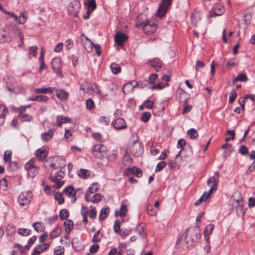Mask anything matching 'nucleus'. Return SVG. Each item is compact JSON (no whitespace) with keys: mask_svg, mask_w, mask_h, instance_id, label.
Masks as SVG:
<instances>
[{"mask_svg":"<svg viewBox=\"0 0 255 255\" xmlns=\"http://www.w3.org/2000/svg\"><path fill=\"white\" fill-rule=\"evenodd\" d=\"M47 154L48 151L46 149L39 148L36 152V158L40 161H43Z\"/></svg>","mask_w":255,"mask_h":255,"instance_id":"nucleus-25","label":"nucleus"},{"mask_svg":"<svg viewBox=\"0 0 255 255\" xmlns=\"http://www.w3.org/2000/svg\"><path fill=\"white\" fill-rule=\"evenodd\" d=\"M102 235H100V230H98L94 235L92 241L94 243L99 242L102 239Z\"/></svg>","mask_w":255,"mask_h":255,"instance_id":"nucleus-41","label":"nucleus"},{"mask_svg":"<svg viewBox=\"0 0 255 255\" xmlns=\"http://www.w3.org/2000/svg\"><path fill=\"white\" fill-rule=\"evenodd\" d=\"M12 31H13V29L9 31L8 33L3 30L0 29V42L3 43L10 41L12 37Z\"/></svg>","mask_w":255,"mask_h":255,"instance_id":"nucleus-15","label":"nucleus"},{"mask_svg":"<svg viewBox=\"0 0 255 255\" xmlns=\"http://www.w3.org/2000/svg\"><path fill=\"white\" fill-rule=\"evenodd\" d=\"M8 187L7 181L5 178L1 179L0 180V187L3 190H5Z\"/></svg>","mask_w":255,"mask_h":255,"instance_id":"nucleus-55","label":"nucleus"},{"mask_svg":"<svg viewBox=\"0 0 255 255\" xmlns=\"http://www.w3.org/2000/svg\"><path fill=\"white\" fill-rule=\"evenodd\" d=\"M78 176L82 179H86L90 176V172L85 169H81L78 171Z\"/></svg>","mask_w":255,"mask_h":255,"instance_id":"nucleus-35","label":"nucleus"},{"mask_svg":"<svg viewBox=\"0 0 255 255\" xmlns=\"http://www.w3.org/2000/svg\"><path fill=\"white\" fill-rule=\"evenodd\" d=\"M57 98L61 101H66L69 93L63 89H57L55 91Z\"/></svg>","mask_w":255,"mask_h":255,"instance_id":"nucleus-20","label":"nucleus"},{"mask_svg":"<svg viewBox=\"0 0 255 255\" xmlns=\"http://www.w3.org/2000/svg\"><path fill=\"white\" fill-rule=\"evenodd\" d=\"M80 89L84 92L88 93L90 92L93 90V88L91 85H88L86 88H85L84 84H82L80 86Z\"/></svg>","mask_w":255,"mask_h":255,"instance_id":"nucleus-64","label":"nucleus"},{"mask_svg":"<svg viewBox=\"0 0 255 255\" xmlns=\"http://www.w3.org/2000/svg\"><path fill=\"white\" fill-rule=\"evenodd\" d=\"M126 175H129L130 174L136 175L137 177H140L142 175V170L137 167H133L128 169L125 171Z\"/></svg>","mask_w":255,"mask_h":255,"instance_id":"nucleus-21","label":"nucleus"},{"mask_svg":"<svg viewBox=\"0 0 255 255\" xmlns=\"http://www.w3.org/2000/svg\"><path fill=\"white\" fill-rule=\"evenodd\" d=\"M243 205L244 203L242 198L240 197L239 199L234 200L233 206H236L237 210L242 211Z\"/></svg>","mask_w":255,"mask_h":255,"instance_id":"nucleus-30","label":"nucleus"},{"mask_svg":"<svg viewBox=\"0 0 255 255\" xmlns=\"http://www.w3.org/2000/svg\"><path fill=\"white\" fill-rule=\"evenodd\" d=\"M187 133L191 139H195L198 136L197 130L194 128H191L188 130Z\"/></svg>","mask_w":255,"mask_h":255,"instance_id":"nucleus-42","label":"nucleus"},{"mask_svg":"<svg viewBox=\"0 0 255 255\" xmlns=\"http://www.w3.org/2000/svg\"><path fill=\"white\" fill-rule=\"evenodd\" d=\"M128 37L124 33L122 32L118 33L115 36V41L116 43L119 46L123 45Z\"/></svg>","mask_w":255,"mask_h":255,"instance_id":"nucleus-18","label":"nucleus"},{"mask_svg":"<svg viewBox=\"0 0 255 255\" xmlns=\"http://www.w3.org/2000/svg\"><path fill=\"white\" fill-rule=\"evenodd\" d=\"M224 11V7L222 5L216 3L211 9L210 14L211 17L221 15Z\"/></svg>","mask_w":255,"mask_h":255,"instance_id":"nucleus-13","label":"nucleus"},{"mask_svg":"<svg viewBox=\"0 0 255 255\" xmlns=\"http://www.w3.org/2000/svg\"><path fill=\"white\" fill-rule=\"evenodd\" d=\"M214 228V225L213 224H209L207 225L205 229L204 235L205 238L206 236L210 235L213 232Z\"/></svg>","mask_w":255,"mask_h":255,"instance_id":"nucleus-40","label":"nucleus"},{"mask_svg":"<svg viewBox=\"0 0 255 255\" xmlns=\"http://www.w3.org/2000/svg\"><path fill=\"white\" fill-rule=\"evenodd\" d=\"M148 63H150V66L154 68L157 71L161 68L162 65L161 61L157 58L150 60L148 61Z\"/></svg>","mask_w":255,"mask_h":255,"instance_id":"nucleus-23","label":"nucleus"},{"mask_svg":"<svg viewBox=\"0 0 255 255\" xmlns=\"http://www.w3.org/2000/svg\"><path fill=\"white\" fill-rule=\"evenodd\" d=\"M197 229H188L182 237L177 241L176 244H186L187 246L192 245L198 238Z\"/></svg>","mask_w":255,"mask_h":255,"instance_id":"nucleus-1","label":"nucleus"},{"mask_svg":"<svg viewBox=\"0 0 255 255\" xmlns=\"http://www.w3.org/2000/svg\"><path fill=\"white\" fill-rule=\"evenodd\" d=\"M55 199L58 201L59 204H62L64 203V198L61 193L58 192L55 194Z\"/></svg>","mask_w":255,"mask_h":255,"instance_id":"nucleus-46","label":"nucleus"},{"mask_svg":"<svg viewBox=\"0 0 255 255\" xmlns=\"http://www.w3.org/2000/svg\"><path fill=\"white\" fill-rule=\"evenodd\" d=\"M102 195L100 194H96L93 196L91 201L94 203H97L102 200Z\"/></svg>","mask_w":255,"mask_h":255,"instance_id":"nucleus-52","label":"nucleus"},{"mask_svg":"<svg viewBox=\"0 0 255 255\" xmlns=\"http://www.w3.org/2000/svg\"><path fill=\"white\" fill-rule=\"evenodd\" d=\"M57 125L58 127H61L63 124L70 123L71 120L68 117H64L62 116H58L56 119Z\"/></svg>","mask_w":255,"mask_h":255,"instance_id":"nucleus-27","label":"nucleus"},{"mask_svg":"<svg viewBox=\"0 0 255 255\" xmlns=\"http://www.w3.org/2000/svg\"><path fill=\"white\" fill-rule=\"evenodd\" d=\"M67 7L68 14L77 16L80 8V3L78 0H64Z\"/></svg>","mask_w":255,"mask_h":255,"instance_id":"nucleus-3","label":"nucleus"},{"mask_svg":"<svg viewBox=\"0 0 255 255\" xmlns=\"http://www.w3.org/2000/svg\"><path fill=\"white\" fill-rule=\"evenodd\" d=\"M35 160L33 159H30L25 165V168L27 171L29 176L33 178L38 173V168L34 165Z\"/></svg>","mask_w":255,"mask_h":255,"instance_id":"nucleus-10","label":"nucleus"},{"mask_svg":"<svg viewBox=\"0 0 255 255\" xmlns=\"http://www.w3.org/2000/svg\"><path fill=\"white\" fill-rule=\"evenodd\" d=\"M55 164L53 163L50 164V167L53 168V171L50 176V179L54 183V187L58 189L61 187L64 184V181L62 179L65 175V173L62 170L61 166L59 169L55 171V170L57 169L55 167Z\"/></svg>","mask_w":255,"mask_h":255,"instance_id":"nucleus-2","label":"nucleus"},{"mask_svg":"<svg viewBox=\"0 0 255 255\" xmlns=\"http://www.w3.org/2000/svg\"><path fill=\"white\" fill-rule=\"evenodd\" d=\"M136 231L138 234L141 236L142 237H144L145 236V234L143 226L140 225L138 226L136 228Z\"/></svg>","mask_w":255,"mask_h":255,"instance_id":"nucleus-58","label":"nucleus"},{"mask_svg":"<svg viewBox=\"0 0 255 255\" xmlns=\"http://www.w3.org/2000/svg\"><path fill=\"white\" fill-rule=\"evenodd\" d=\"M138 85L137 82L135 83V85L134 86L131 83H128L123 86V92L125 94H128L133 91L134 87Z\"/></svg>","mask_w":255,"mask_h":255,"instance_id":"nucleus-22","label":"nucleus"},{"mask_svg":"<svg viewBox=\"0 0 255 255\" xmlns=\"http://www.w3.org/2000/svg\"><path fill=\"white\" fill-rule=\"evenodd\" d=\"M64 226L65 232L69 234L73 228V223L71 220H67L64 222Z\"/></svg>","mask_w":255,"mask_h":255,"instance_id":"nucleus-29","label":"nucleus"},{"mask_svg":"<svg viewBox=\"0 0 255 255\" xmlns=\"http://www.w3.org/2000/svg\"><path fill=\"white\" fill-rule=\"evenodd\" d=\"M171 3L172 0H162L157 10L156 16L160 18L164 16Z\"/></svg>","mask_w":255,"mask_h":255,"instance_id":"nucleus-7","label":"nucleus"},{"mask_svg":"<svg viewBox=\"0 0 255 255\" xmlns=\"http://www.w3.org/2000/svg\"><path fill=\"white\" fill-rule=\"evenodd\" d=\"M184 109L182 111V114H184L185 113H187L190 111L192 109L191 105H187V99H186L184 101Z\"/></svg>","mask_w":255,"mask_h":255,"instance_id":"nucleus-48","label":"nucleus"},{"mask_svg":"<svg viewBox=\"0 0 255 255\" xmlns=\"http://www.w3.org/2000/svg\"><path fill=\"white\" fill-rule=\"evenodd\" d=\"M8 111L5 106L0 105V118L3 119L5 117Z\"/></svg>","mask_w":255,"mask_h":255,"instance_id":"nucleus-39","label":"nucleus"},{"mask_svg":"<svg viewBox=\"0 0 255 255\" xmlns=\"http://www.w3.org/2000/svg\"><path fill=\"white\" fill-rule=\"evenodd\" d=\"M59 216L62 219H66L69 216V213L67 210L62 209L60 212Z\"/></svg>","mask_w":255,"mask_h":255,"instance_id":"nucleus-56","label":"nucleus"},{"mask_svg":"<svg viewBox=\"0 0 255 255\" xmlns=\"http://www.w3.org/2000/svg\"><path fill=\"white\" fill-rule=\"evenodd\" d=\"M12 33V37L18 36L19 37L20 43L18 44V47H22L24 45V37L21 30L17 27L14 26Z\"/></svg>","mask_w":255,"mask_h":255,"instance_id":"nucleus-17","label":"nucleus"},{"mask_svg":"<svg viewBox=\"0 0 255 255\" xmlns=\"http://www.w3.org/2000/svg\"><path fill=\"white\" fill-rule=\"evenodd\" d=\"M239 64V60L234 58L227 61L226 67L228 69H231L232 67L237 65Z\"/></svg>","mask_w":255,"mask_h":255,"instance_id":"nucleus-31","label":"nucleus"},{"mask_svg":"<svg viewBox=\"0 0 255 255\" xmlns=\"http://www.w3.org/2000/svg\"><path fill=\"white\" fill-rule=\"evenodd\" d=\"M93 154L97 158L102 159L105 158H109L107 147L103 144L95 145L92 149Z\"/></svg>","mask_w":255,"mask_h":255,"instance_id":"nucleus-4","label":"nucleus"},{"mask_svg":"<svg viewBox=\"0 0 255 255\" xmlns=\"http://www.w3.org/2000/svg\"><path fill=\"white\" fill-rule=\"evenodd\" d=\"M54 89L55 88L51 87L36 88L34 90V92L36 94L52 93Z\"/></svg>","mask_w":255,"mask_h":255,"instance_id":"nucleus-26","label":"nucleus"},{"mask_svg":"<svg viewBox=\"0 0 255 255\" xmlns=\"http://www.w3.org/2000/svg\"><path fill=\"white\" fill-rule=\"evenodd\" d=\"M127 210L128 209L127 205L125 204H122L120 208L119 216L122 218L125 217L126 216Z\"/></svg>","mask_w":255,"mask_h":255,"instance_id":"nucleus-43","label":"nucleus"},{"mask_svg":"<svg viewBox=\"0 0 255 255\" xmlns=\"http://www.w3.org/2000/svg\"><path fill=\"white\" fill-rule=\"evenodd\" d=\"M15 22L19 24H24L26 22L27 19V13L24 11L22 12L19 16H17L16 15H12V17Z\"/></svg>","mask_w":255,"mask_h":255,"instance_id":"nucleus-19","label":"nucleus"},{"mask_svg":"<svg viewBox=\"0 0 255 255\" xmlns=\"http://www.w3.org/2000/svg\"><path fill=\"white\" fill-rule=\"evenodd\" d=\"M87 39L88 40L91 42V45L94 47L96 53L97 54V55L100 56L101 54V50L100 45H99L98 44H94L88 38H87Z\"/></svg>","mask_w":255,"mask_h":255,"instance_id":"nucleus-54","label":"nucleus"},{"mask_svg":"<svg viewBox=\"0 0 255 255\" xmlns=\"http://www.w3.org/2000/svg\"><path fill=\"white\" fill-rule=\"evenodd\" d=\"M230 97L229 99V103L231 104L234 102L237 97V94L234 89L232 90L230 92Z\"/></svg>","mask_w":255,"mask_h":255,"instance_id":"nucleus-44","label":"nucleus"},{"mask_svg":"<svg viewBox=\"0 0 255 255\" xmlns=\"http://www.w3.org/2000/svg\"><path fill=\"white\" fill-rule=\"evenodd\" d=\"M129 150L134 156L139 157L143 152V147L141 142L136 139L130 144Z\"/></svg>","mask_w":255,"mask_h":255,"instance_id":"nucleus-6","label":"nucleus"},{"mask_svg":"<svg viewBox=\"0 0 255 255\" xmlns=\"http://www.w3.org/2000/svg\"><path fill=\"white\" fill-rule=\"evenodd\" d=\"M52 68L58 77H62L61 72V64L60 59L58 58H54L51 62Z\"/></svg>","mask_w":255,"mask_h":255,"instance_id":"nucleus-12","label":"nucleus"},{"mask_svg":"<svg viewBox=\"0 0 255 255\" xmlns=\"http://www.w3.org/2000/svg\"><path fill=\"white\" fill-rule=\"evenodd\" d=\"M150 116L151 114L149 112H144L142 114L140 119L142 122L145 123L149 120Z\"/></svg>","mask_w":255,"mask_h":255,"instance_id":"nucleus-51","label":"nucleus"},{"mask_svg":"<svg viewBox=\"0 0 255 255\" xmlns=\"http://www.w3.org/2000/svg\"><path fill=\"white\" fill-rule=\"evenodd\" d=\"M147 212L150 216L155 215L156 214V211L153 209L152 206L150 204L147 205Z\"/></svg>","mask_w":255,"mask_h":255,"instance_id":"nucleus-50","label":"nucleus"},{"mask_svg":"<svg viewBox=\"0 0 255 255\" xmlns=\"http://www.w3.org/2000/svg\"><path fill=\"white\" fill-rule=\"evenodd\" d=\"M32 198V193L29 191L21 192L18 198V202L20 206H25L29 204Z\"/></svg>","mask_w":255,"mask_h":255,"instance_id":"nucleus-8","label":"nucleus"},{"mask_svg":"<svg viewBox=\"0 0 255 255\" xmlns=\"http://www.w3.org/2000/svg\"><path fill=\"white\" fill-rule=\"evenodd\" d=\"M61 234V230L59 228H55L50 234L49 237L52 240L58 237Z\"/></svg>","mask_w":255,"mask_h":255,"instance_id":"nucleus-36","label":"nucleus"},{"mask_svg":"<svg viewBox=\"0 0 255 255\" xmlns=\"http://www.w3.org/2000/svg\"><path fill=\"white\" fill-rule=\"evenodd\" d=\"M38 48L37 46H32L29 48V54L36 57Z\"/></svg>","mask_w":255,"mask_h":255,"instance_id":"nucleus-57","label":"nucleus"},{"mask_svg":"<svg viewBox=\"0 0 255 255\" xmlns=\"http://www.w3.org/2000/svg\"><path fill=\"white\" fill-rule=\"evenodd\" d=\"M219 172L217 171L215 173L213 177H210L208 179L207 181L208 185H209L210 184H213V186L211 187L207 194L206 198H208L210 197L213 191H216L217 190L219 182Z\"/></svg>","mask_w":255,"mask_h":255,"instance_id":"nucleus-9","label":"nucleus"},{"mask_svg":"<svg viewBox=\"0 0 255 255\" xmlns=\"http://www.w3.org/2000/svg\"><path fill=\"white\" fill-rule=\"evenodd\" d=\"M77 192L81 194L82 193V191L78 189L77 191H75L73 186L67 187L63 190V193L66 196L72 198L71 202L72 203L75 202L76 200V198L75 197V196H76Z\"/></svg>","mask_w":255,"mask_h":255,"instance_id":"nucleus-11","label":"nucleus"},{"mask_svg":"<svg viewBox=\"0 0 255 255\" xmlns=\"http://www.w3.org/2000/svg\"><path fill=\"white\" fill-rule=\"evenodd\" d=\"M239 152L242 155H247L249 153L248 149L245 145H242L239 149Z\"/></svg>","mask_w":255,"mask_h":255,"instance_id":"nucleus-59","label":"nucleus"},{"mask_svg":"<svg viewBox=\"0 0 255 255\" xmlns=\"http://www.w3.org/2000/svg\"><path fill=\"white\" fill-rule=\"evenodd\" d=\"M92 137L94 138L97 141H102V135L98 132H95L92 133Z\"/></svg>","mask_w":255,"mask_h":255,"instance_id":"nucleus-63","label":"nucleus"},{"mask_svg":"<svg viewBox=\"0 0 255 255\" xmlns=\"http://www.w3.org/2000/svg\"><path fill=\"white\" fill-rule=\"evenodd\" d=\"M247 80L248 77L246 74L245 73H240L233 80V83L235 84L238 81L246 82Z\"/></svg>","mask_w":255,"mask_h":255,"instance_id":"nucleus-33","label":"nucleus"},{"mask_svg":"<svg viewBox=\"0 0 255 255\" xmlns=\"http://www.w3.org/2000/svg\"><path fill=\"white\" fill-rule=\"evenodd\" d=\"M99 248V245H98L97 244H93L90 247V253H91V254L96 253L98 251Z\"/></svg>","mask_w":255,"mask_h":255,"instance_id":"nucleus-62","label":"nucleus"},{"mask_svg":"<svg viewBox=\"0 0 255 255\" xmlns=\"http://www.w3.org/2000/svg\"><path fill=\"white\" fill-rule=\"evenodd\" d=\"M110 68L112 72L117 74L121 71V68L119 64L116 63H113L110 65Z\"/></svg>","mask_w":255,"mask_h":255,"instance_id":"nucleus-37","label":"nucleus"},{"mask_svg":"<svg viewBox=\"0 0 255 255\" xmlns=\"http://www.w3.org/2000/svg\"><path fill=\"white\" fill-rule=\"evenodd\" d=\"M166 163L164 161H161L158 163L155 168L156 172H159L165 167Z\"/></svg>","mask_w":255,"mask_h":255,"instance_id":"nucleus-53","label":"nucleus"},{"mask_svg":"<svg viewBox=\"0 0 255 255\" xmlns=\"http://www.w3.org/2000/svg\"><path fill=\"white\" fill-rule=\"evenodd\" d=\"M136 25L137 27L142 28L144 32L147 34L154 32L157 29L156 25L154 22L148 20L137 22Z\"/></svg>","mask_w":255,"mask_h":255,"instance_id":"nucleus-5","label":"nucleus"},{"mask_svg":"<svg viewBox=\"0 0 255 255\" xmlns=\"http://www.w3.org/2000/svg\"><path fill=\"white\" fill-rule=\"evenodd\" d=\"M32 226L34 230L37 232H43L45 230L44 225L39 222L34 223Z\"/></svg>","mask_w":255,"mask_h":255,"instance_id":"nucleus-32","label":"nucleus"},{"mask_svg":"<svg viewBox=\"0 0 255 255\" xmlns=\"http://www.w3.org/2000/svg\"><path fill=\"white\" fill-rule=\"evenodd\" d=\"M96 8L95 0H90L88 4V13L92 12Z\"/></svg>","mask_w":255,"mask_h":255,"instance_id":"nucleus-38","label":"nucleus"},{"mask_svg":"<svg viewBox=\"0 0 255 255\" xmlns=\"http://www.w3.org/2000/svg\"><path fill=\"white\" fill-rule=\"evenodd\" d=\"M17 117L22 121V122H30L33 118L31 116L25 114L23 113H19L17 116Z\"/></svg>","mask_w":255,"mask_h":255,"instance_id":"nucleus-34","label":"nucleus"},{"mask_svg":"<svg viewBox=\"0 0 255 255\" xmlns=\"http://www.w3.org/2000/svg\"><path fill=\"white\" fill-rule=\"evenodd\" d=\"M43 251L44 250L42 249L41 246L37 245L35 247L34 252L32 254H34L37 255H39V254L43 252Z\"/></svg>","mask_w":255,"mask_h":255,"instance_id":"nucleus-60","label":"nucleus"},{"mask_svg":"<svg viewBox=\"0 0 255 255\" xmlns=\"http://www.w3.org/2000/svg\"><path fill=\"white\" fill-rule=\"evenodd\" d=\"M99 121L101 123L105 125H107L110 122L109 118L104 116L101 117L99 118Z\"/></svg>","mask_w":255,"mask_h":255,"instance_id":"nucleus-61","label":"nucleus"},{"mask_svg":"<svg viewBox=\"0 0 255 255\" xmlns=\"http://www.w3.org/2000/svg\"><path fill=\"white\" fill-rule=\"evenodd\" d=\"M86 108L87 109L91 110L95 108L94 102L91 99H89L86 101Z\"/></svg>","mask_w":255,"mask_h":255,"instance_id":"nucleus-45","label":"nucleus"},{"mask_svg":"<svg viewBox=\"0 0 255 255\" xmlns=\"http://www.w3.org/2000/svg\"><path fill=\"white\" fill-rule=\"evenodd\" d=\"M115 129L121 130L125 129L127 128V124L123 118H118L112 122Z\"/></svg>","mask_w":255,"mask_h":255,"instance_id":"nucleus-14","label":"nucleus"},{"mask_svg":"<svg viewBox=\"0 0 255 255\" xmlns=\"http://www.w3.org/2000/svg\"><path fill=\"white\" fill-rule=\"evenodd\" d=\"M98 189L97 184L93 183L89 188L88 191L85 194V200L87 202L91 201V194L96 193Z\"/></svg>","mask_w":255,"mask_h":255,"instance_id":"nucleus-16","label":"nucleus"},{"mask_svg":"<svg viewBox=\"0 0 255 255\" xmlns=\"http://www.w3.org/2000/svg\"><path fill=\"white\" fill-rule=\"evenodd\" d=\"M109 212L110 209L109 208L102 209L100 212L99 220L100 221H103L106 219L109 215Z\"/></svg>","mask_w":255,"mask_h":255,"instance_id":"nucleus-28","label":"nucleus"},{"mask_svg":"<svg viewBox=\"0 0 255 255\" xmlns=\"http://www.w3.org/2000/svg\"><path fill=\"white\" fill-rule=\"evenodd\" d=\"M11 158V151L10 150H6L4 152L3 159L5 162H9Z\"/></svg>","mask_w":255,"mask_h":255,"instance_id":"nucleus-49","label":"nucleus"},{"mask_svg":"<svg viewBox=\"0 0 255 255\" xmlns=\"http://www.w3.org/2000/svg\"><path fill=\"white\" fill-rule=\"evenodd\" d=\"M53 134L54 131L50 129L47 132L42 133L41 135V138L44 142H47L52 139Z\"/></svg>","mask_w":255,"mask_h":255,"instance_id":"nucleus-24","label":"nucleus"},{"mask_svg":"<svg viewBox=\"0 0 255 255\" xmlns=\"http://www.w3.org/2000/svg\"><path fill=\"white\" fill-rule=\"evenodd\" d=\"M30 232L31 231L28 229H19L17 231L18 234L23 236L29 235Z\"/></svg>","mask_w":255,"mask_h":255,"instance_id":"nucleus-47","label":"nucleus"}]
</instances>
